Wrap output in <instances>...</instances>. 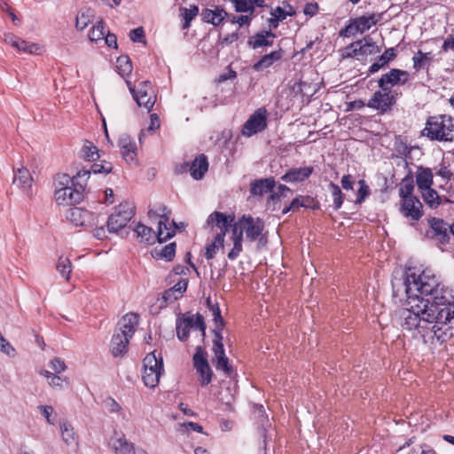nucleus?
<instances>
[{
	"label": "nucleus",
	"instance_id": "obj_28",
	"mask_svg": "<svg viewBox=\"0 0 454 454\" xmlns=\"http://www.w3.org/2000/svg\"><path fill=\"white\" fill-rule=\"evenodd\" d=\"M208 169V162L204 154L197 156L192 162L189 170L195 180H200Z\"/></svg>",
	"mask_w": 454,
	"mask_h": 454
},
{
	"label": "nucleus",
	"instance_id": "obj_35",
	"mask_svg": "<svg viewBox=\"0 0 454 454\" xmlns=\"http://www.w3.org/2000/svg\"><path fill=\"white\" fill-rule=\"evenodd\" d=\"M134 231L137 233V239L142 243L151 244L157 239V233L155 234L152 228L144 224L138 223Z\"/></svg>",
	"mask_w": 454,
	"mask_h": 454
},
{
	"label": "nucleus",
	"instance_id": "obj_20",
	"mask_svg": "<svg viewBox=\"0 0 454 454\" xmlns=\"http://www.w3.org/2000/svg\"><path fill=\"white\" fill-rule=\"evenodd\" d=\"M194 367L200 374V384L205 386L211 382L212 370L207 363V360L201 354V348L198 347L196 353L193 356Z\"/></svg>",
	"mask_w": 454,
	"mask_h": 454
},
{
	"label": "nucleus",
	"instance_id": "obj_26",
	"mask_svg": "<svg viewBox=\"0 0 454 454\" xmlns=\"http://www.w3.org/2000/svg\"><path fill=\"white\" fill-rule=\"evenodd\" d=\"M202 16L205 22L217 27L229 16V14L223 7L215 6L214 9H204L202 11Z\"/></svg>",
	"mask_w": 454,
	"mask_h": 454
},
{
	"label": "nucleus",
	"instance_id": "obj_37",
	"mask_svg": "<svg viewBox=\"0 0 454 454\" xmlns=\"http://www.w3.org/2000/svg\"><path fill=\"white\" fill-rule=\"evenodd\" d=\"M223 234L216 233L215 239L206 246L205 257L207 260L213 259L218 249L223 247Z\"/></svg>",
	"mask_w": 454,
	"mask_h": 454
},
{
	"label": "nucleus",
	"instance_id": "obj_44",
	"mask_svg": "<svg viewBox=\"0 0 454 454\" xmlns=\"http://www.w3.org/2000/svg\"><path fill=\"white\" fill-rule=\"evenodd\" d=\"M376 23L377 20L374 15L361 16L355 20L356 28L361 33L370 29Z\"/></svg>",
	"mask_w": 454,
	"mask_h": 454
},
{
	"label": "nucleus",
	"instance_id": "obj_23",
	"mask_svg": "<svg viewBox=\"0 0 454 454\" xmlns=\"http://www.w3.org/2000/svg\"><path fill=\"white\" fill-rule=\"evenodd\" d=\"M13 184L17 185L27 195H31L33 177L27 168L21 167L13 170Z\"/></svg>",
	"mask_w": 454,
	"mask_h": 454
},
{
	"label": "nucleus",
	"instance_id": "obj_19",
	"mask_svg": "<svg viewBox=\"0 0 454 454\" xmlns=\"http://www.w3.org/2000/svg\"><path fill=\"white\" fill-rule=\"evenodd\" d=\"M4 40L20 52L39 54L41 51V46L38 43L25 41L13 34H5Z\"/></svg>",
	"mask_w": 454,
	"mask_h": 454
},
{
	"label": "nucleus",
	"instance_id": "obj_63",
	"mask_svg": "<svg viewBox=\"0 0 454 454\" xmlns=\"http://www.w3.org/2000/svg\"><path fill=\"white\" fill-rule=\"evenodd\" d=\"M340 183H341V186L344 190L349 191V190H353L355 179L351 175H344L341 177Z\"/></svg>",
	"mask_w": 454,
	"mask_h": 454
},
{
	"label": "nucleus",
	"instance_id": "obj_58",
	"mask_svg": "<svg viewBox=\"0 0 454 454\" xmlns=\"http://www.w3.org/2000/svg\"><path fill=\"white\" fill-rule=\"evenodd\" d=\"M310 200H311L310 197L299 196V197H296L295 199H294L290 205H291V207H293V211H297V210H299L300 207H309V205L305 204V201H310Z\"/></svg>",
	"mask_w": 454,
	"mask_h": 454
},
{
	"label": "nucleus",
	"instance_id": "obj_54",
	"mask_svg": "<svg viewBox=\"0 0 454 454\" xmlns=\"http://www.w3.org/2000/svg\"><path fill=\"white\" fill-rule=\"evenodd\" d=\"M396 57V50L395 48H388L387 49L383 54L378 59V60L380 62V65L386 66L387 65L391 60H393Z\"/></svg>",
	"mask_w": 454,
	"mask_h": 454
},
{
	"label": "nucleus",
	"instance_id": "obj_42",
	"mask_svg": "<svg viewBox=\"0 0 454 454\" xmlns=\"http://www.w3.org/2000/svg\"><path fill=\"white\" fill-rule=\"evenodd\" d=\"M424 201L432 208L437 207L441 204L440 197L436 191L432 189H425L420 191Z\"/></svg>",
	"mask_w": 454,
	"mask_h": 454
},
{
	"label": "nucleus",
	"instance_id": "obj_31",
	"mask_svg": "<svg viewBox=\"0 0 454 454\" xmlns=\"http://www.w3.org/2000/svg\"><path fill=\"white\" fill-rule=\"evenodd\" d=\"M233 242V247L228 254L230 260H235L242 252V241L243 236L242 231H238V223H235L231 229V237Z\"/></svg>",
	"mask_w": 454,
	"mask_h": 454
},
{
	"label": "nucleus",
	"instance_id": "obj_10",
	"mask_svg": "<svg viewBox=\"0 0 454 454\" xmlns=\"http://www.w3.org/2000/svg\"><path fill=\"white\" fill-rule=\"evenodd\" d=\"M380 47L373 42L372 37L365 36L362 40L356 41L347 46L342 52V58L373 55L380 52Z\"/></svg>",
	"mask_w": 454,
	"mask_h": 454
},
{
	"label": "nucleus",
	"instance_id": "obj_3",
	"mask_svg": "<svg viewBox=\"0 0 454 454\" xmlns=\"http://www.w3.org/2000/svg\"><path fill=\"white\" fill-rule=\"evenodd\" d=\"M137 325L138 316L136 313H128L121 317L110 343L111 353L114 356H121L127 352L128 344L134 335Z\"/></svg>",
	"mask_w": 454,
	"mask_h": 454
},
{
	"label": "nucleus",
	"instance_id": "obj_43",
	"mask_svg": "<svg viewBox=\"0 0 454 454\" xmlns=\"http://www.w3.org/2000/svg\"><path fill=\"white\" fill-rule=\"evenodd\" d=\"M116 67L119 74L125 78L132 72V64L128 56H120L116 61Z\"/></svg>",
	"mask_w": 454,
	"mask_h": 454
},
{
	"label": "nucleus",
	"instance_id": "obj_21",
	"mask_svg": "<svg viewBox=\"0 0 454 454\" xmlns=\"http://www.w3.org/2000/svg\"><path fill=\"white\" fill-rule=\"evenodd\" d=\"M422 207V203L415 196L401 200L400 210L402 214L413 221H418L421 218L423 215Z\"/></svg>",
	"mask_w": 454,
	"mask_h": 454
},
{
	"label": "nucleus",
	"instance_id": "obj_48",
	"mask_svg": "<svg viewBox=\"0 0 454 454\" xmlns=\"http://www.w3.org/2000/svg\"><path fill=\"white\" fill-rule=\"evenodd\" d=\"M73 177L67 174H58L54 179L55 190L72 187Z\"/></svg>",
	"mask_w": 454,
	"mask_h": 454
},
{
	"label": "nucleus",
	"instance_id": "obj_32",
	"mask_svg": "<svg viewBox=\"0 0 454 454\" xmlns=\"http://www.w3.org/2000/svg\"><path fill=\"white\" fill-rule=\"evenodd\" d=\"M283 51L279 49L278 51H274L270 54H266L262 59L254 64L253 68L255 71H262L265 68L270 67L274 62L279 60L283 57Z\"/></svg>",
	"mask_w": 454,
	"mask_h": 454
},
{
	"label": "nucleus",
	"instance_id": "obj_36",
	"mask_svg": "<svg viewBox=\"0 0 454 454\" xmlns=\"http://www.w3.org/2000/svg\"><path fill=\"white\" fill-rule=\"evenodd\" d=\"M95 16L94 10L91 8L82 9L76 16L75 27L79 30H83L91 22Z\"/></svg>",
	"mask_w": 454,
	"mask_h": 454
},
{
	"label": "nucleus",
	"instance_id": "obj_33",
	"mask_svg": "<svg viewBox=\"0 0 454 454\" xmlns=\"http://www.w3.org/2000/svg\"><path fill=\"white\" fill-rule=\"evenodd\" d=\"M188 286L187 279L179 280L174 286L166 290L163 294V299L166 301H173L180 298L186 291Z\"/></svg>",
	"mask_w": 454,
	"mask_h": 454
},
{
	"label": "nucleus",
	"instance_id": "obj_57",
	"mask_svg": "<svg viewBox=\"0 0 454 454\" xmlns=\"http://www.w3.org/2000/svg\"><path fill=\"white\" fill-rule=\"evenodd\" d=\"M104 405L106 409L111 413H119L122 410L121 405L114 398L111 397H108L104 401Z\"/></svg>",
	"mask_w": 454,
	"mask_h": 454
},
{
	"label": "nucleus",
	"instance_id": "obj_41",
	"mask_svg": "<svg viewBox=\"0 0 454 454\" xmlns=\"http://www.w3.org/2000/svg\"><path fill=\"white\" fill-rule=\"evenodd\" d=\"M414 182L411 176L404 177L399 185V196L402 200L413 197Z\"/></svg>",
	"mask_w": 454,
	"mask_h": 454
},
{
	"label": "nucleus",
	"instance_id": "obj_60",
	"mask_svg": "<svg viewBox=\"0 0 454 454\" xmlns=\"http://www.w3.org/2000/svg\"><path fill=\"white\" fill-rule=\"evenodd\" d=\"M129 38L134 43L142 42L143 39L145 38L144 28L140 27L132 29L129 32Z\"/></svg>",
	"mask_w": 454,
	"mask_h": 454
},
{
	"label": "nucleus",
	"instance_id": "obj_47",
	"mask_svg": "<svg viewBox=\"0 0 454 454\" xmlns=\"http://www.w3.org/2000/svg\"><path fill=\"white\" fill-rule=\"evenodd\" d=\"M329 190L333 197V207L338 210L343 204V193L340 186L333 182L329 184Z\"/></svg>",
	"mask_w": 454,
	"mask_h": 454
},
{
	"label": "nucleus",
	"instance_id": "obj_16",
	"mask_svg": "<svg viewBox=\"0 0 454 454\" xmlns=\"http://www.w3.org/2000/svg\"><path fill=\"white\" fill-rule=\"evenodd\" d=\"M67 219L75 226L92 227L97 223V216L82 207H72L67 213Z\"/></svg>",
	"mask_w": 454,
	"mask_h": 454
},
{
	"label": "nucleus",
	"instance_id": "obj_62",
	"mask_svg": "<svg viewBox=\"0 0 454 454\" xmlns=\"http://www.w3.org/2000/svg\"><path fill=\"white\" fill-rule=\"evenodd\" d=\"M40 409L42 411L43 415L46 419L47 422L53 425L55 422V419L52 418V414L54 412L53 408L51 406L45 405V406H41Z\"/></svg>",
	"mask_w": 454,
	"mask_h": 454
},
{
	"label": "nucleus",
	"instance_id": "obj_55",
	"mask_svg": "<svg viewBox=\"0 0 454 454\" xmlns=\"http://www.w3.org/2000/svg\"><path fill=\"white\" fill-rule=\"evenodd\" d=\"M50 367L56 374H59L66 371L67 365L59 357H55L50 362Z\"/></svg>",
	"mask_w": 454,
	"mask_h": 454
},
{
	"label": "nucleus",
	"instance_id": "obj_49",
	"mask_svg": "<svg viewBox=\"0 0 454 454\" xmlns=\"http://www.w3.org/2000/svg\"><path fill=\"white\" fill-rule=\"evenodd\" d=\"M359 189L356 192V203L361 204L370 195V188L364 179L358 182Z\"/></svg>",
	"mask_w": 454,
	"mask_h": 454
},
{
	"label": "nucleus",
	"instance_id": "obj_14",
	"mask_svg": "<svg viewBox=\"0 0 454 454\" xmlns=\"http://www.w3.org/2000/svg\"><path fill=\"white\" fill-rule=\"evenodd\" d=\"M239 225L238 231L245 232L247 239L250 241H254L258 239L264 230L263 221L260 218H254L251 215H243L239 221Z\"/></svg>",
	"mask_w": 454,
	"mask_h": 454
},
{
	"label": "nucleus",
	"instance_id": "obj_51",
	"mask_svg": "<svg viewBox=\"0 0 454 454\" xmlns=\"http://www.w3.org/2000/svg\"><path fill=\"white\" fill-rule=\"evenodd\" d=\"M112 169L113 165L111 162L103 161L101 163H94L89 171L90 173L92 171L94 174H108Z\"/></svg>",
	"mask_w": 454,
	"mask_h": 454
},
{
	"label": "nucleus",
	"instance_id": "obj_34",
	"mask_svg": "<svg viewBox=\"0 0 454 454\" xmlns=\"http://www.w3.org/2000/svg\"><path fill=\"white\" fill-rule=\"evenodd\" d=\"M275 35L271 31H264L257 33L250 41L249 44L254 48L257 49L262 46H270L273 43Z\"/></svg>",
	"mask_w": 454,
	"mask_h": 454
},
{
	"label": "nucleus",
	"instance_id": "obj_30",
	"mask_svg": "<svg viewBox=\"0 0 454 454\" xmlns=\"http://www.w3.org/2000/svg\"><path fill=\"white\" fill-rule=\"evenodd\" d=\"M111 446L115 454H131L135 450L133 443L129 442L124 434L113 438Z\"/></svg>",
	"mask_w": 454,
	"mask_h": 454
},
{
	"label": "nucleus",
	"instance_id": "obj_38",
	"mask_svg": "<svg viewBox=\"0 0 454 454\" xmlns=\"http://www.w3.org/2000/svg\"><path fill=\"white\" fill-rule=\"evenodd\" d=\"M61 436L63 441L67 445H74L77 443V437L74 432V427L67 421H62L59 424Z\"/></svg>",
	"mask_w": 454,
	"mask_h": 454
},
{
	"label": "nucleus",
	"instance_id": "obj_2",
	"mask_svg": "<svg viewBox=\"0 0 454 454\" xmlns=\"http://www.w3.org/2000/svg\"><path fill=\"white\" fill-rule=\"evenodd\" d=\"M422 135L443 143L447 153L454 155V119L446 114L430 116Z\"/></svg>",
	"mask_w": 454,
	"mask_h": 454
},
{
	"label": "nucleus",
	"instance_id": "obj_45",
	"mask_svg": "<svg viewBox=\"0 0 454 454\" xmlns=\"http://www.w3.org/2000/svg\"><path fill=\"white\" fill-rule=\"evenodd\" d=\"M81 153L82 157L89 161H94L99 157L97 146L90 141H85Z\"/></svg>",
	"mask_w": 454,
	"mask_h": 454
},
{
	"label": "nucleus",
	"instance_id": "obj_17",
	"mask_svg": "<svg viewBox=\"0 0 454 454\" xmlns=\"http://www.w3.org/2000/svg\"><path fill=\"white\" fill-rule=\"evenodd\" d=\"M233 221L234 215L215 211L209 215L206 224L216 233H223L224 237L228 228L231 225Z\"/></svg>",
	"mask_w": 454,
	"mask_h": 454
},
{
	"label": "nucleus",
	"instance_id": "obj_46",
	"mask_svg": "<svg viewBox=\"0 0 454 454\" xmlns=\"http://www.w3.org/2000/svg\"><path fill=\"white\" fill-rule=\"evenodd\" d=\"M106 34V30L104 26V22L102 20H98L95 26L91 28L89 33V39L91 42H98L105 38Z\"/></svg>",
	"mask_w": 454,
	"mask_h": 454
},
{
	"label": "nucleus",
	"instance_id": "obj_5",
	"mask_svg": "<svg viewBox=\"0 0 454 454\" xmlns=\"http://www.w3.org/2000/svg\"><path fill=\"white\" fill-rule=\"evenodd\" d=\"M163 372L162 357H157L155 351L149 353L144 358V371L142 378L146 387L154 388L159 384Z\"/></svg>",
	"mask_w": 454,
	"mask_h": 454
},
{
	"label": "nucleus",
	"instance_id": "obj_29",
	"mask_svg": "<svg viewBox=\"0 0 454 454\" xmlns=\"http://www.w3.org/2000/svg\"><path fill=\"white\" fill-rule=\"evenodd\" d=\"M433 172L429 168L419 167L416 173V183L419 191L428 189L433 185Z\"/></svg>",
	"mask_w": 454,
	"mask_h": 454
},
{
	"label": "nucleus",
	"instance_id": "obj_12",
	"mask_svg": "<svg viewBox=\"0 0 454 454\" xmlns=\"http://www.w3.org/2000/svg\"><path fill=\"white\" fill-rule=\"evenodd\" d=\"M268 111L264 107H260L249 116L242 127L243 136L249 137L257 134L267 128Z\"/></svg>",
	"mask_w": 454,
	"mask_h": 454
},
{
	"label": "nucleus",
	"instance_id": "obj_7",
	"mask_svg": "<svg viewBox=\"0 0 454 454\" xmlns=\"http://www.w3.org/2000/svg\"><path fill=\"white\" fill-rule=\"evenodd\" d=\"M126 83L138 106H144L147 111H150L156 102V96L151 82L148 81L141 82L137 89L129 81L126 80Z\"/></svg>",
	"mask_w": 454,
	"mask_h": 454
},
{
	"label": "nucleus",
	"instance_id": "obj_25",
	"mask_svg": "<svg viewBox=\"0 0 454 454\" xmlns=\"http://www.w3.org/2000/svg\"><path fill=\"white\" fill-rule=\"evenodd\" d=\"M276 183L273 177L262 178L253 181L250 184V193L253 196H262L272 192Z\"/></svg>",
	"mask_w": 454,
	"mask_h": 454
},
{
	"label": "nucleus",
	"instance_id": "obj_15",
	"mask_svg": "<svg viewBox=\"0 0 454 454\" xmlns=\"http://www.w3.org/2000/svg\"><path fill=\"white\" fill-rule=\"evenodd\" d=\"M409 78L410 74L407 71L392 68L389 72L382 74L378 84L383 90H393V87L405 84Z\"/></svg>",
	"mask_w": 454,
	"mask_h": 454
},
{
	"label": "nucleus",
	"instance_id": "obj_9",
	"mask_svg": "<svg viewBox=\"0 0 454 454\" xmlns=\"http://www.w3.org/2000/svg\"><path fill=\"white\" fill-rule=\"evenodd\" d=\"M176 328L177 338L182 341L187 340L191 330H198L201 337L206 334V324L200 314L177 320Z\"/></svg>",
	"mask_w": 454,
	"mask_h": 454
},
{
	"label": "nucleus",
	"instance_id": "obj_4",
	"mask_svg": "<svg viewBox=\"0 0 454 454\" xmlns=\"http://www.w3.org/2000/svg\"><path fill=\"white\" fill-rule=\"evenodd\" d=\"M82 177L89 178L90 171H79L73 176L72 187L55 190V200L59 205H74L82 200L84 183L79 181Z\"/></svg>",
	"mask_w": 454,
	"mask_h": 454
},
{
	"label": "nucleus",
	"instance_id": "obj_6",
	"mask_svg": "<svg viewBox=\"0 0 454 454\" xmlns=\"http://www.w3.org/2000/svg\"><path fill=\"white\" fill-rule=\"evenodd\" d=\"M149 216H158L157 240L160 243L167 241L175 234V230L170 226L169 217L171 211L165 205H155L153 208H150Z\"/></svg>",
	"mask_w": 454,
	"mask_h": 454
},
{
	"label": "nucleus",
	"instance_id": "obj_56",
	"mask_svg": "<svg viewBox=\"0 0 454 454\" xmlns=\"http://www.w3.org/2000/svg\"><path fill=\"white\" fill-rule=\"evenodd\" d=\"M64 383H68L67 378H62L56 373H54V375L48 380V384L51 387L58 389H62L64 387Z\"/></svg>",
	"mask_w": 454,
	"mask_h": 454
},
{
	"label": "nucleus",
	"instance_id": "obj_61",
	"mask_svg": "<svg viewBox=\"0 0 454 454\" xmlns=\"http://www.w3.org/2000/svg\"><path fill=\"white\" fill-rule=\"evenodd\" d=\"M237 77V72L232 70L231 68V67L229 66L228 67V71L226 73H223L221 74L217 78H216V82H223L227 80H232V79H235Z\"/></svg>",
	"mask_w": 454,
	"mask_h": 454
},
{
	"label": "nucleus",
	"instance_id": "obj_53",
	"mask_svg": "<svg viewBox=\"0 0 454 454\" xmlns=\"http://www.w3.org/2000/svg\"><path fill=\"white\" fill-rule=\"evenodd\" d=\"M176 254V243H170L168 245H166L164 247H162L160 253L159 254V256L167 260L171 261Z\"/></svg>",
	"mask_w": 454,
	"mask_h": 454
},
{
	"label": "nucleus",
	"instance_id": "obj_52",
	"mask_svg": "<svg viewBox=\"0 0 454 454\" xmlns=\"http://www.w3.org/2000/svg\"><path fill=\"white\" fill-rule=\"evenodd\" d=\"M430 53H423L421 51H419L412 58L413 61V67L419 71L420 70L427 60H429V55Z\"/></svg>",
	"mask_w": 454,
	"mask_h": 454
},
{
	"label": "nucleus",
	"instance_id": "obj_27",
	"mask_svg": "<svg viewBox=\"0 0 454 454\" xmlns=\"http://www.w3.org/2000/svg\"><path fill=\"white\" fill-rule=\"evenodd\" d=\"M236 12L254 13L255 7H264V0H230Z\"/></svg>",
	"mask_w": 454,
	"mask_h": 454
},
{
	"label": "nucleus",
	"instance_id": "obj_1",
	"mask_svg": "<svg viewBox=\"0 0 454 454\" xmlns=\"http://www.w3.org/2000/svg\"><path fill=\"white\" fill-rule=\"evenodd\" d=\"M407 308L399 318L403 330L414 332L425 344L443 343L454 336V303L447 297V289L432 270L407 276L405 281Z\"/></svg>",
	"mask_w": 454,
	"mask_h": 454
},
{
	"label": "nucleus",
	"instance_id": "obj_50",
	"mask_svg": "<svg viewBox=\"0 0 454 454\" xmlns=\"http://www.w3.org/2000/svg\"><path fill=\"white\" fill-rule=\"evenodd\" d=\"M288 193H292V190L285 184H279L278 191L270 195L269 202L270 200L273 202L278 201L282 197H286Z\"/></svg>",
	"mask_w": 454,
	"mask_h": 454
},
{
	"label": "nucleus",
	"instance_id": "obj_22",
	"mask_svg": "<svg viewBox=\"0 0 454 454\" xmlns=\"http://www.w3.org/2000/svg\"><path fill=\"white\" fill-rule=\"evenodd\" d=\"M118 145L122 158L126 162L131 163L135 161L137 156V145L129 135H121L119 137Z\"/></svg>",
	"mask_w": 454,
	"mask_h": 454
},
{
	"label": "nucleus",
	"instance_id": "obj_39",
	"mask_svg": "<svg viewBox=\"0 0 454 454\" xmlns=\"http://www.w3.org/2000/svg\"><path fill=\"white\" fill-rule=\"evenodd\" d=\"M180 16L183 20V29H187L191 26L192 20L199 14V7L191 5L190 8L180 7Z\"/></svg>",
	"mask_w": 454,
	"mask_h": 454
},
{
	"label": "nucleus",
	"instance_id": "obj_24",
	"mask_svg": "<svg viewBox=\"0 0 454 454\" xmlns=\"http://www.w3.org/2000/svg\"><path fill=\"white\" fill-rule=\"evenodd\" d=\"M314 171V167L293 168L281 176L287 183L303 182L308 179Z\"/></svg>",
	"mask_w": 454,
	"mask_h": 454
},
{
	"label": "nucleus",
	"instance_id": "obj_8",
	"mask_svg": "<svg viewBox=\"0 0 454 454\" xmlns=\"http://www.w3.org/2000/svg\"><path fill=\"white\" fill-rule=\"evenodd\" d=\"M399 95L396 90H383L380 89L374 92L366 106L369 108L377 110L379 114H384L392 110V107L396 104Z\"/></svg>",
	"mask_w": 454,
	"mask_h": 454
},
{
	"label": "nucleus",
	"instance_id": "obj_64",
	"mask_svg": "<svg viewBox=\"0 0 454 454\" xmlns=\"http://www.w3.org/2000/svg\"><path fill=\"white\" fill-rule=\"evenodd\" d=\"M318 11V5L317 3H308L303 9V12L306 15L314 16Z\"/></svg>",
	"mask_w": 454,
	"mask_h": 454
},
{
	"label": "nucleus",
	"instance_id": "obj_18",
	"mask_svg": "<svg viewBox=\"0 0 454 454\" xmlns=\"http://www.w3.org/2000/svg\"><path fill=\"white\" fill-rule=\"evenodd\" d=\"M428 223L432 230V239H434L437 241L438 247L443 250L442 247L450 241L448 224L442 219L435 217L430 218Z\"/></svg>",
	"mask_w": 454,
	"mask_h": 454
},
{
	"label": "nucleus",
	"instance_id": "obj_59",
	"mask_svg": "<svg viewBox=\"0 0 454 454\" xmlns=\"http://www.w3.org/2000/svg\"><path fill=\"white\" fill-rule=\"evenodd\" d=\"M409 454H436V452L431 446L424 443L412 449Z\"/></svg>",
	"mask_w": 454,
	"mask_h": 454
},
{
	"label": "nucleus",
	"instance_id": "obj_40",
	"mask_svg": "<svg viewBox=\"0 0 454 454\" xmlns=\"http://www.w3.org/2000/svg\"><path fill=\"white\" fill-rule=\"evenodd\" d=\"M56 270L59 272L62 278L67 281L70 279V274L72 272V263L69 258L66 256H59L56 263Z\"/></svg>",
	"mask_w": 454,
	"mask_h": 454
},
{
	"label": "nucleus",
	"instance_id": "obj_11",
	"mask_svg": "<svg viewBox=\"0 0 454 454\" xmlns=\"http://www.w3.org/2000/svg\"><path fill=\"white\" fill-rule=\"evenodd\" d=\"M134 215V210L128 202L121 203L115 207L114 212L109 216L107 228L111 232H117L124 228Z\"/></svg>",
	"mask_w": 454,
	"mask_h": 454
},
{
	"label": "nucleus",
	"instance_id": "obj_13",
	"mask_svg": "<svg viewBox=\"0 0 454 454\" xmlns=\"http://www.w3.org/2000/svg\"><path fill=\"white\" fill-rule=\"evenodd\" d=\"M221 329L216 327L214 329L215 339L213 340V350L215 356V368L216 370L223 371L227 376L232 373V367L229 364L228 357L225 355L223 336L220 333Z\"/></svg>",
	"mask_w": 454,
	"mask_h": 454
}]
</instances>
